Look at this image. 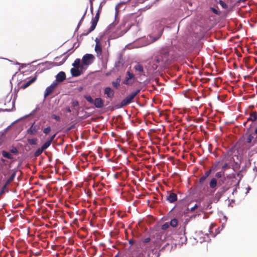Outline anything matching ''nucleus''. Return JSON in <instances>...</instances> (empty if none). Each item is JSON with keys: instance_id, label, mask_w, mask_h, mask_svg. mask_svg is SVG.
<instances>
[{"instance_id": "0eeeda50", "label": "nucleus", "mask_w": 257, "mask_h": 257, "mask_svg": "<svg viewBox=\"0 0 257 257\" xmlns=\"http://www.w3.org/2000/svg\"><path fill=\"white\" fill-rule=\"evenodd\" d=\"M254 63L253 58L246 56L242 60V67L245 66L246 68L249 69L252 67Z\"/></svg>"}, {"instance_id": "052dcab7", "label": "nucleus", "mask_w": 257, "mask_h": 257, "mask_svg": "<svg viewBox=\"0 0 257 257\" xmlns=\"http://www.w3.org/2000/svg\"><path fill=\"white\" fill-rule=\"evenodd\" d=\"M242 99H244V100H246L247 99V98L245 96H243L242 97Z\"/></svg>"}, {"instance_id": "7ed1b4c3", "label": "nucleus", "mask_w": 257, "mask_h": 257, "mask_svg": "<svg viewBox=\"0 0 257 257\" xmlns=\"http://www.w3.org/2000/svg\"><path fill=\"white\" fill-rule=\"evenodd\" d=\"M162 61L157 55V53L149 60L148 63L147 69L150 72H153L158 68L159 69H163L165 68Z\"/></svg>"}, {"instance_id": "f3484780", "label": "nucleus", "mask_w": 257, "mask_h": 257, "mask_svg": "<svg viewBox=\"0 0 257 257\" xmlns=\"http://www.w3.org/2000/svg\"><path fill=\"white\" fill-rule=\"evenodd\" d=\"M243 155V151L242 150V156ZM242 163H244V165L243 166H242V173L245 171L246 169L249 168L251 165V163L249 161H247V160H244L243 157H242ZM243 175L242 174V177Z\"/></svg>"}, {"instance_id": "2eb2a0df", "label": "nucleus", "mask_w": 257, "mask_h": 257, "mask_svg": "<svg viewBox=\"0 0 257 257\" xmlns=\"http://www.w3.org/2000/svg\"><path fill=\"white\" fill-rule=\"evenodd\" d=\"M114 91L110 87H107L104 89V94L107 95L108 98H112L114 96Z\"/></svg>"}, {"instance_id": "f257e3e1", "label": "nucleus", "mask_w": 257, "mask_h": 257, "mask_svg": "<svg viewBox=\"0 0 257 257\" xmlns=\"http://www.w3.org/2000/svg\"><path fill=\"white\" fill-rule=\"evenodd\" d=\"M157 54L165 68L171 64L174 59L170 49L167 47L162 48L157 53Z\"/></svg>"}, {"instance_id": "7c9ffc66", "label": "nucleus", "mask_w": 257, "mask_h": 257, "mask_svg": "<svg viewBox=\"0 0 257 257\" xmlns=\"http://www.w3.org/2000/svg\"><path fill=\"white\" fill-rule=\"evenodd\" d=\"M85 99L91 104H93L94 100L90 95H86L84 96Z\"/></svg>"}, {"instance_id": "e433bc0d", "label": "nucleus", "mask_w": 257, "mask_h": 257, "mask_svg": "<svg viewBox=\"0 0 257 257\" xmlns=\"http://www.w3.org/2000/svg\"><path fill=\"white\" fill-rule=\"evenodd\" d=\"M52 117L54 119H55V120H56L57 121H60V120H61V118H60V117L59 116H58V115H56V114H52Z\"/></svg>"}, {"instance_id": "20e7f679", "label": "nucleus", "mask_w": 257, "mask_h": 257, "mask_svg": "<svg viewBox=\"0 0 257 257\" xmlns=\"http://www.w3.org/2000/svg\"><path fill=\"white\" fill-rule=\"evenodd\" d=\"M140 92V90H137L135 92L132 93L127 96H126L124 99H123L120 104L118 106H116L115 108H119L123 107L128 104H130L131 102H132L133 99L136 96V95L139 93Z\"/></svg>"}, {"instance_id": "09e8293b", "label": "nucleus", "mask_w": 257, "mask_h": 257, "mask_svg": "<svg viewBox=\"0 0 257 257\" xmlns=\"http://www.w3.org/2000/svg\"><path fill=\"white\" fill-rule=\"evenodd\" d=\"M246 192L245 193V194L246 195L249 192V191L251 190V187L249 186H247V188H246Z\"/></svg>"}, {"instance_id": "c756f323", "label": "nucleus", "mask_w": 257, "mask_h": 257, "mask_svg": "<svg viewBox=\"0 0 257 257\" xmlns=\"http://www.w3.org/2000/svg\"><path fill=\"white\" fill-rule=\"evenodd\" d=\"M126 74L127 75V76H126L127 77H128L135 81H136V78L133 73L130 72V71H127Z\"/></svg>"}, {"instance_id": "e2e57ef3", "label": "nucleus", "mask_w": 257, "mask_h": 257, "mask_svg": "<svg viewBox=\"0 0 257 257\" xmlns=\"http://www.w3.org/2000/svg\"><path fill=\"white\" fill-rule=\"evenodd\" d=\"M246 123V121H244V122H243V125H244V126H245Z\"/></svg>"}, {"instance_id": "1a4fd4ad", "label": "nucleus", "mask_w": 257, "mask_h": 257, "mask_svg": "<svg viewBox=\"0 0 257 257\" xmlns=\"http://www.w3.org/2000/svg\"><path fill=\"white\" fill-rule=\"evenodd\" d=\"M57 85V84L56 83H53L49 86L46 88L44 93L45 98H47V97H48L50 94H51L53 92L55 88L56 87Z\"/></svg>"}, {"instance_id": "3c124183", "label": "nucleus", "mask_w": 257, "mask_h": 257, "mask_svg": "<svg viewBox=\"0 0 257 257\" xmlns=\"http://www.w3.org/2000/svg\"><path fill=\"white\" fill-rule=\"evenodd\" d=\"M118 5L116 6L115 7V17L117 16V14H118Z\"/></svg>"}, {"instance_id": "c9c22d12", "label": "nucleus", "mask_w": 257, "mask_h": 257, "mask_svg": "<svg viewBox=\"0 0 257 257\" xmlns=\"http://www.w3.org/2000/svg\"><path fill=\"white\" fill-rule=\"evenodd\" d=\"M71 104L73 107H75L79 105V102L77 100H73L71 102Z\"/></svg>"}, {"instance_id": "ddd939ff", "label": "nucleus", "mask_w": 257, "mask_h": 257, "mask_svg": "<svg viewBox=\"0 0 257 257\" xmlns=\"http://www.w3.org/2000/svg\"><path fill=\"white\" fill-rule=\"evenodd\" d=\"M166 199L170 203H173L177 200V194L175 193H170L167 196Z\"/></svg>"}, {"instance_id": "72a5a7b5", "label": "nucleus", "mask_w": 257, "mask_h": 257, "mask_svg": "<svg viewBox=\"0 0 257 257\" xmlns=\"http://www.w3.org/2000/svg\"><path fill=\"white\" fill-rule=\"evenodd\" d=\"M51 131V128L50 126H47L43 130V133L46 135L48 134Z\"/></svg>"}, {"instance_id": "423d86ee", "label": "nucleus", "mask_w": 257, "mask_h": 257, "mask_svg": "<svg viewBox=\"0 0 257 257\" xmlns=\"http://www.w3.org/2000/svg\"><path fill=\"white\" fill-rule=\"evenodd\" d=\"M94 57L92 54H86L82 59V65L88 66L92 63L94 60Z\"/></svg>"}, {"instance_id": "774afa93", "label": "nucleus", "mask_w": 257, "mask_h": 257, "mask_svg": "<svg viewBox=\"0 0 257 257\" xmlns=\"http://www.w3.org/2000/svg\"><path fill=\"white\" fill-rule=\"evenodd\" d=\"M114 257H118V254H116Z\"/></svg>"}, {"instance_id": "a211bd4d", "label": "nucleus", "mask_w": 257, "mask_h": 257, "mask_svg": "<svg viewBox=\"0 0 257 257\" xmlns=\"http://www.w3.org/2000/svg\"><path fill=\"white\" fill-rule=\"evenodd\" d=\"M71 74L73 77H78L81 74V71L79 69V68H72L70 70Z\"/></svg>"}, {"instance_id": "6e6552de", "label": "nucleus", "mask_w": 257, "mask_h": 257, "mask_svg": "<svg viewBox=\"0 0 257 257\" xmlns=\"http://www.w3.org/2000/svg\"><path fill=\"white\" fill-rule=\"evenodd\" d=\"M134 69L137 75L139 77L142 75L145 76L144 67L142 65L138 63L134 66Z\"/></svg>"}, {"instance_id": "412c9836", "label": "nucleus", "mask_w": 257, "mask_h": 257, "mask_svg": "<svg viewBox=\"0 0 257 257\" xmlns=\"http://www.w3.org/2000/svg\"><path fill=\"white\" fill-rule=\"evenodd\" d=\"M72 66H74V67L76 68H82L83 66V65H80V59L79 58L76 59L73 63L72 64Z\"/></svg>"}, {"instance_id": "c85d7f7f", "label": "nucleus", "mask_w": 257, "mask_h": 257, "mask_svg": "<svg viewBox=\"0 0 257 257\" xmlns=\"http://www.w3.org/2000/svg\"><path fill=\"white\" fill-rule=\"evenodd\" d=\"M44 151V150L43 149V148L42 147L41 148L38 149L34 153V156L35 157L39 156Z\"/></svg>"}, {"instance_id": "58836bf2", "label": "nucleus", "mask_w": 257, "mask_h": 257, "mask_svg": "<svg viewBox=\"0 0 257 257\" xmlns=\"http://www.w3.org/2000/svg\"><path fill=\"white\" fill-rule=\"evenodd\" d=\"M219 3L220 5L223 8H224V9L227 8V6L226 4L224 2H223L222 1H220Z\"/></svg>"}, {"instance_id": "473e14b6", "label": "nucleus", "mask_w": 257, "mask_h": 257, "mask_svg": "<svg viewBox=\"0 0 257 257\" xmlns=\"http://www.w3.org/2000/svg\"><path fill=\"white\" fill-rule=\"evenodd\" d=\"M28 143L31 145H35L37 143V139H31L28 140Z\"/></svg>"}, {"instance_id": "5fc2aeb1", "label": "nucleus", "mask_w": 257, "mask_h": 257, "mask_svg": "<svg viewBox=\"0 0 257 257\" xmlns=\"http://www.w3.org/2000/svg\"><path fill=\"white\" fill-rule=\"evenodd\" d=\"M253 170L256 172L255 174V175L256 176L257 175V167L256 166H254V167L253 168Z\"/></svg>"}, {"instance_id": "cd10ccee", "label": "nucleus", "mask_w": 257, "mask_h": 257, "mask_svg": "<svg viewBox=\"0 0 257 257\" xmlns=\"http://www.w3.org/2000/svg\"><path fill=\"white\" fill-rule=\"evenodd\" d=\"M5 136H6L5 133L0 132V146L4 143L5 139Z\"/></svg>"}, {"instance_id": "f8f14e48", "label": "nucleus", "mask_w": 257, "mask_h": 257, "mask_svg": "<svg viewBox=\"0 0 257 257\" xmlns=\"http://www.w3.org/2000/svg\"><path fill=\"white\" fill-rule=\"evenodd\" d=\"M95 42L96 45L95 47V51L96 52L97 56H100L102 53L101 45L99 40L97 38L95 39Z\"/></svg>"}, {"instance_id": "6e6d98bb", "label": "nucleus", "mask_w": 257, "mask_h": 257, "mask_svg": "<svg viewBox=\"0 0 257 257\" xmlns=\"http://www.w3.org/2000/svg\"><path fill=\"white\" fill-rule=\"evenodd\" d=\"M129 243L131 245H133V244L135 243V241L133 240V239H131L129 241Z\"/></svg>"}, {"instance_id": "864d4df0", "label": "nucleus", "mask_w": 257, "mask_h": 257, "mask_svg": "<svg viewBox=\"0 0 257 257\" xmlns=\"http://www.w3.org/2000/svg\"><path fill=\"white\" fill-rule=\"evenodd\" d=\"M11 183V182H10L9 180H7V181L6 182L5 185L8 186Z\"/></svg>"}, {"instance_id": "9b49d317", "label": "nucleus", "mask_w": 257, "mask_h": 257, "mask_svg": "<svg viewBox=\"0 0 257 257\" xmlns=\"http://www.w3.org/2000/svg\"><path fill=\"white\" fill-rule=\"evenodd\" d=\"M93 104L94 105L95 107L98 108H101L104 106V101L100 97L96 98L94 100Z\"/></svg>"}, {"instance_id": "bf43d9fd", "label": "nucleus", "mask_w": 257, "mask_h": 257, "mask_svg": "<svg viewBox=\"0 0 257 257\" xmlns=\"http://www.w3.org/2000/svg\"><path fill=\"white\" fill-rule=\"evenodd\" d=\"M247 15V13L246 14L245 16H244V14H243V11H242V15H241L242 18L244 17H246Z\"/></svg>"}, {"instance_id": "dca6fc26", "label": "nucleus", "mask_w": 257, "mask_h": 257, "mask_svg": "<svg viewBox=\"0 0 257 257\" xmlns=\"http://www.w3.org/2000/svg\"><path fill=\"white\" fill-rule=\"evenodd\" d=\"M37 79V76H35L32 79H31L30 80L27 81L26 83L23 84L21 85L20 88L22 89H25L28 86H29L30 85H31L33 83H34Z\"/></svg>"}, {"instance_id": "37998d69", "label": "nucleus", "mask_w": 257, "mask_h": 257, "mask_svg": "<svg viewBox=\"0 0 257 257\" xmlns=\"http://www.w3.org/2000/svg\"><path fill=\"white\" fill-rule=\"evenodd\" d=\"M85 13H86V12ZM85 14H84V15L83 16V17L81 19L80 21H79V23L78 24L77 27H79L80 26V25H81V23H82V22L84 17H85Z\"/></svg>"}, {"instance_id": "338daca9", "label": "nucleus", "mask_w": 257, "mask_h": 257, "mask_svg": "<svg viewBox=\"0 0 257 257\" xmlns=\"http://www.w3.org/2000/svg\"><path fill=\"white\" fill-rule=\"evenodd\" d=\"M255 133H257V128H256L255 129Z\"/></svg>"}, {"instance_id": "c03bdc74", "label": "nucleus", "mask_w": 257, "mask_h": 257, "mask_svg": "<svg viewBox=\"0 0 257 257\" xmlns=\"http://www.w3.org/2000/svg\"><path fill=\"white\" fill-rule=\"evenodd\" d=\"M150 240H151L150 237H147L143 240V242L145 243H148V242H150Z\"/></svg>"}, {"instance_id": "9d476101", "label": "nucleus", "mask_w": 257, "mask_h": 257, "mask_svg": "<svg viewBox=\"0 0 257 257\" xmlns=\"http://www.w3.org/2000/svg\"><path fill=\"white\" fill-rule=\"evenodd\" d=\"M39 130V126L33 123L30 127L27 130V133L31 135H36Z\"/></svg>"}, {"instance_id": "f03ea898", "label": "nucleus", "mask_w": 257, "mask_h": 257, "mask_svg": "<svg viewBox=\"0 0 257 257\" xmlns=\"http://www.w3.org/2000/svg\"><path fill=\"white\" fill-rule=\"evenodd\" d=\"M231 151L232 158L234 164L233 169H239L241 165V148L240 144L238 142L231 149Z\"/></svg>"}, {"instance_id": "393cba45", "label": "nucleus", "mask_w": 257, "mask_h": 257, "mask_svg": "<svg viewBox=\"0 0 257 257\" xmlns=\"http://www.w3.org/2000/svg\"><path fill=\"white\" fill-rule=\"evenodd\" d=\"M217 185V180L215 178H212L210 183L209 186L211 188H215Z\"/></svg>"}, {"instance_id": "4c0bfd02", "label": "nucleus", "mask_w": 257, "mask_h": 257, "mask_svg": "<svg viewBox=\"0 0 257 257\" xmlns=\"http://www.w3.org/2000/svg\"><path fill=\"white\" fill-rule=\"evenodd\" d=\"M10 152L13 154H17L18 153V149L16 147H13L10 150Z\"/></svg>"}, {"instance_id": "49530a36", "label": "nucleus", "mask_w": 257, "mask_h": 257, "mask_svg": "<svg viewBox=\"0 0 257 257\" xmlns=\"http://www.w3.org/2000/svg\"><path fill=\"white\" fill-rule=\"evenodd\" d=\"M198 205L196 204L193 207H191L190 210L191 211H194L196 208H197Z\"/></svg>"}, {"instance_id": "f704fd0d", "label": "nucleus", "mask_w": 257, "mask_h": 257, "mask_svg": "<svg viewBox=\"0 0 257 257\" xmlns=\"http://www.w3.org/2000/svg\"><path fill=\"white\" fill-rule=\"evenodd\" d=\"M170 224L168 222H166L163 225H162L161 228L163 230H165L169 227Z\"/></svg>"}, {"instance_id": "5701e85b", "label": "nucleus", "mask_w": 257, "mask_h": 257, "mask_svg": "<svg viewBox=\"0 0 257 257\" xmlns=\"http://www.w3.org/2000/svg\"><path fill=\"white\" fill-rule=\"evenodd\" d=\"M2 154L3 156L5 158H6L9 159H13V155L8 152L3 151L2 152Z\"/></svg>"}, {"instance_id": "aec40b11", "label": "nucleus", "mask_w": 257, "mask_h": 257, "mask_svg": "<svg viewBox=\"0 0 257 257\" xmlns=\"http://www.w3.org/2000/svg\"><path fill=\"white\" fill-rule=\"evenodd\" d=\"M212 170L210 169L208 171L205 172L204 174L201 176L199 179V182L202 183L210 174Z\"/></svg>"}, {"instance_id": "4468645a", "label": "nucleus", "mask_w": 257, "mask_h": 257, "mask_svg": "<svg viewBox=\"0 0 257 257\" xmlns=\"http://www.w3.org/2000/svg\"><path fill=\"white\" fill-rule=\"evenodd\" d=\"M245 114H249V116L247 117V120H250L251 121H254L257 119V114H253L252 112L248 111L247 109H246L244 111Z\"/></svg>"}, {"instance_id": "13d9d810", "label": "nucleus", "mask_w": 257, "mask_h": 257, "mask_svg": "<svg viewBox=\"0 0 257 257\" xmlns=\"http://www.w3.org/2000/svg\"><path fill=\"white\" fill-rule=\"evenodd\" d=\"M243 41H244V40L242 39V40H241V42H242V44H243ZM243 51H244V50H243V47L242 46V53H243Z\"/></svg>"}, {"instance_id": "39448f33", "label": "nucleus", "mask_w": 257, "mask_h": 257, "mask_svg": "<svg viewBox=\"0 0 257 257\" xmlns=\"http://www.w3.org/2000/svg\"><path fill=\"white\" fill-rule=\"evenodd\" d=\"M101 11V5L99 6V8L98 9V10L97 12L96 13L95 16L94 18H92L91 21V25L89 29L88 30V31L86 33H85L83 34V35H87L89 33L92 32L96 28V26L97 25V22L98 21L99 16H100V13Z\"/></svg>"}, {"instance_id": "bb28decb", "label": "nucleus", "mask_w": 257, "mask_h": 257, "mask_svg": "<svg viewBox=\"0 0 257 257\" xmlns=\"http://www.w3.org/2000/svg\"><path fill=\"white\" fill-rule=\"evenodd\" d=\"M177 225H178V220L177 219L173 218L171 220L170 223V225H171V226H172L173 227H175L177 226Z\"/></svg>"}, {"instance_id": "ea45409f", "label": "nucleus", "mask_w": 257, "mask_h": 257, "mask_svg": "<svg viewBox=\"0 0 257 257\" xmlns=\"http://www.w3.org/2000/svg\"><path fill=\"white\" fill-rule=\"evenodd\" d=\"M223 174V173L222 172H217L215 174V177L218 178H221L222 177Z\"/></svg>"}, {"instance_id": "2f4dec72", "label": "nucleus", "mask_w": 257, "mask_h": 257, "mask_svg": "<svg viewBox=\"0 0 257 257\" xmlns=\"http://www.w3.org/2000/svg\"><path fill=\"white\" fill-rule=\"evenodd\" d=\"M51 142L49 140L45 142L41 147L44 150L47 149L51 145Z\"/></svg>"}, {"instance_id": "b1692460", "label": "nucleus", "mask_w": 257, "mask_h": 257, "mask_svg": "<svg viewBox=\"0 0 257 257\" xmlns=\"http://www.w3.org/2000/svg\"><path fill=\"white\" fill-rule=\"evenodd\" d=\"M11 172H12V173L11 174V176H10V177L9 178V179L8 180H9L10 182H12L14 180V179L16 176L17 170H12L11 171Z\"/></svg>"}, {"instance_id": "4be33fe9", "label": "nucleus", "mask_w": 257, "mask_h": 257, "mask_svg": "<svg viewBox=\"0 0 257 257\" xmlns=\"http://www.w3.org/2000/svg\"><path fill=\"white\" fill-rule=\"evenodd\" d=\"M121 79L120 77H118L116 79V80L112 82V85L113 87H114L116 89H117L119 86H120V82Z\"/></svg>"}, {"instance_id": "680f3d73", "label": "nucleus", "mask_w": 257, "mask_h": 257, "mask_svg": "<svg viewBox=\"0 0 257 257\" xmlns=\"http://www.w3.org/2000/svg\"><path fill=\"white\" fill-rule=\"evenodd\" d=\"M66 59H67L66 57H65V58L63 59V60L62 62L61 63V64H63L65 61Z\"/></svg>"}, {"instance_id": "6ab92c4d", "label": "nucleus", "mask_w": 257, "mask_h": 257, "mask_svg": "<svg viewBox=\"0 0 257 257\" xmlns=\"http://www.w3.org/2000/svg\"><path fill=\"white\" fill-rule=\"evenodd\" d=\"M66 79L65 73L61 71L59 72L56 76V80L58 82H62Z\"/></svg>"}, {"instance_id": "69168bd1", "label": "nucleus", "mask_w": 257, "mask_h": 257, "mask_svg": "<svg viewBox=\"0 0 257 257\" xmlns=\"http://www.w3.org/2000/svg\"><path fill=\"white\" fill-rule=\"evenodd\" d=\"M241 139H242V142H243V141L244 140V137H243V136L242 135Z\"/></svg>"}, {"instance_id": "a18cd8bd", "label": "nucleus", "mask_w": 257, "mask_h": 257, "mask_svg": "<svg viewBox=\"0 0 257 257\" xmlns=\"http://www.w3.org/2000/svg\"><path fill=\"white\" fill-rule=\"evenodd\" d=\"M56 137V134L53 135L49 139V141H50L51 143L53 141L54 138Z\"/></svg>"}, {"instance_id": "a878e982", "label": "nucleus", "mask_w": 257, "mask_h": 257, "mask_svg": "<svg viewBox=\"0 0 257 257\" xmlns=\"http://www.w3.org/2000/svg\"><path fill=\"white\" fill-rule=\"evenodd\" d=\"M135 81L129 78L128 77H126L124 80L123 82V83L126 85H132L134 83Z\"/></svg>"}, {"instance_id": "a19ab883", "label": "nucleus", "mask_w": 257, "mask_h": 257, "mask_svg": "<svg viewBox=\"0 0 257 257\" xmlns=\"http://www.w3.org/2000/svg\"><path fill=\"white\" fill-rule=\"evenodd\" d=\"M253 136H252L251 135H249V136L247 137V139H246V142L249 143H250L252 141V140L253 139Z\"/></svg>"}, {"instance_id": "79ce46f5", "label": "nucleus", "mask_w": 257, "mask_h": 257, "mask_svg": "<svg viewBox=\"0 0 257 257\" xmlns=\"http://www.w3.org/2000/svg\"><path fill=\"white\" fill-rule=\"evenodd\" d=\"M211 9L212 11L214 14H217V15H218L219 14V12L216 9H215V8H211Z\"/></svg>"}, {"instance_id": "8fccbe9b", "label": "nucleus", "mask_w": 257, "mask_h": 257, "mask_svg": "<svg viewBox=\"0 0 257 257\" xmlns=\"http://www.w3.org/2000/svg\"><path fill=\"white\" fill-rule=\"evenodd\" d=\"M94 0H89V2H90V9H91V10L92 11V8H93V2L94 1Z\"/></svg>"}, {"instance_id": "603ef678", "label": "nucleus", "mask_w": 257, "mask_h": 257, "mask_svg": "<svg viewBox=\"0 0 257 257\" xmlns=\"http://www.w3.org/2000/svg\"><path fill=\"white\" fill-rule=\"evenodd\" d=\"M236 52L237 55V56L239 57H241V54L239 52L237 48L236 49Z\"/></svg>"}, {"instance_id": "de8ad7c7", "label": "nucleus", "mask_w": 257, "mask_h": 257, "mask_svg": "<svg viewBox=\"0 0 257 257\" xmlns=\"http://www.w3.org/2000/svg\"><path fill=\"white\" fill-rule=\"evenodd\" d=\"M7 187H8V186L4 184V185L3 186V187L2 188V190H4V192H5V191L8 192V190L7 189Z\"/></svg>"}, {"instance_id": "4d7b16f0", "label": "nucleus", "mask_w": 257, "mask_h": 257, "mask_svg": "<svg viewBox=\"0 0 257 257\" xmlns=\"http://www.w3.org/2000/svg\"><path fill=\"white\" fill-rule=\"evenodd\" d=\"M66 110L68 112H71V110L70 109L69 107L66 108Z\"/></svg>"}, {"instance_id": "0e129e2a", "label": "nucleus", "mask_w": 257, "mask_h": 257, "mask_svg": "<svg viewBox=\"0 0 257 257\" xmlns=\"http://www.w3.org/2000/svg\"><path fill=\"white\" fill-rule=\"evenodd\" d=\"M248 75H245L243 76L244 78L246 79V77H248Z\"/></svg>"}]
</instances>
